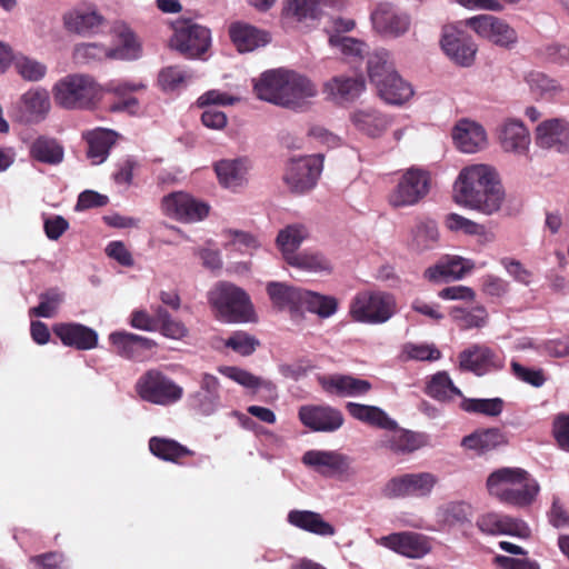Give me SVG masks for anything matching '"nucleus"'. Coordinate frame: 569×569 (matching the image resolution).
<instances>
[{
	"label": "nucleus",
	"instance_id": "obj_1",
	"mask_svg": "<svg viewBox=\"0 0 569 569\" xmlns=\"http://www.w3.org/2000/svg\"><path fill=\"white\" fill-rule=\"evenodd\" d=\"M503 199L505 192L497 173L486 164L465 168L455 183L456 202L483 214L497 212Z\"/></svg>",
	"mask_w": 569,
	"mask_h": 569
},
{
	"label": "nucleus",
	"instance_id": "obj_2",
	"mask_svg": "<svg viewBox=\"0 0 569 569\" xmlns=\"http://www.w3.org/2000/svg\"><path fill=\"white\" fill-rule=\"evenodd\" d=\"M489 493L503 503L527 507L540 488L536 479L521 468L503 467L492 471L486 482Z\"/></svg>",
	"mask_w": 569,
	"mask_h": 569
},
{
	"label": "nucleus",
	"instance_id": "obj_3",
	"mask_svg": "<svg viewBox=\"0 0 569 569\" xmlns=\"http://www.w3.org/2000/svg\"><path fill=\"white\" fill-rule=\"evenodd\" d=\"M367 69L370 82L387 103L401 104L413 94L411 86L399 76L387 51L380 50L371 54Z\"/></svg>",
	"mask_w": 569,
	"mask_h": 569
},
{
	"label": "nucleus",
	"instance_id": "obj_4",
	"mask_svg": "<svg viewBox=\"0 0 569 569\" xmlns=\"http://www.w3.org/2000/svg\"><path fill=\"white\" fill-rule=\"evenodd\" d=\"M52 93L56 103L64 109H88L100 98L101 89L92 77L73 73L58 80Z\"/></svg>",
	"mask_w": 569,
	"mask_h": 569
},
{
	"label": "nucleus",
	"instance_id": "obj_5",
	"mask_svg": "<svg viewBox=\"0 0 569 569\" xmlns=\"http://www.w3.org/2000/svg\"><path fill=\"white\" fill-rule=\"evenodd\" d=\"M287 310L293 322L300 323L305 312L316 313L321 319L333 316L338 310V300L300 287L287 286Z\"/></svg>",
	"mask_w": 569,
	"mask_h": 569
},
{
	"label": "nucleus",
	"instance_id": "obj_6",
	"mask_svg": "<svg viewBox=\"0 0 569 569\" xmlns=\"http://www.w3.org/2000/svg\"><path fill=\"white\" fill-rule=\"evenodd\" d=\"M396 302L391 295L381 291H361L351 300L349 313L357 322L385 323L395 313Z\"/></svg>",
	"mask_w": 569,
	"mask_h": 569
},
{
	"label": "nucleus",
	"instance_id": "obj_7",
	"mask_svg": "<svg viewBox=\"0 0 569 569\" xmlns=\"http://www.w3.org/2000/svg\"><path fill=\"white\" fill-rule=\"evenodd\" d=\"M209 301L226 321L246 322L250 319V299L242 289L232 283H218L209 292Z\"/></svg>",
	"mask_w": 569,
	"mask_h": 569
},
{
	"label": "nucleus",
	"instance_id": "obj_8",
	"mask_svg": "<svg viewBox=\"0 0 569 569\" xmlns=\"http://www.w3.org/2000/svg\"><path fill=\"white\" fill-rule=\"evenodd\" d=\"M136 390L142 400L159 406L172 405L183 395L182 387L156 369L148 370L138 379Z\"/></svg>",
	"mask_w": 569,
	"mask_h": 569
},
{
	"label": "nucleus",
	"instance_id": "obj_9",
	"mask_svg": "<svg viewBox=\"0 0 569 569\" xmlns=\"http://www.w3.org/2000/svg\"><path fill=\"white\" fill-rule=\"evenodd\" d=\"M170 46L189 59L200 58L211 46V32L191 20L178 21Z\"/></svg>",
	"mask_w": 569,
	"mask_h": 569
},
{
	"label": "nucleus",
	"instance_id": "obj_10",
	"mask_svg": "<svg viewBox=\"0 0 569 569\" xmlns=\"http://www.w3.org/2000/svg\"><path fill=\"white\" fill-rule=\"evenodd\" d=\"M62 23L70 33L91 37L106 27L107 20L94 3L82 1L63 12Z\"/></svg>",
	"mask_w": 569,
	"mask_h": 569
},
{
	"label": "nucleus",
	"instance_id": "obj_11",
	"mask_svg": "<svg viewBox=\"0 0 569 569\" xmlns=\"http://www.w3.org/2000/svg\"><path fill=\"white\" fill-rule=\"evenodd\" d=\"M287 184L290 192L295 194H305L311 191L322 171V156H305L291 158L290 166L287 168Z\"/></svg>",
	"mask_w": 569,
	"mask_h": 569
},
{
	"label": "nucleus",
	"instance_id": "obj_12",
	"mask_svg": "<svg viewBox=\"0 0 569 569\" xmlns=\"http://www.w3.org/2000/svg\"><path fill=\"white\" fill-rule=\"evenodd\" d=\"M373 30L385 38L403 37L411 27V17L390 2H380L370 14Z\"/></svg>",
	"mask_w": 569,
	"mask_h": 569
},
{
	"label": "nucleus",
	"instance_id": "obj_13",
	"mask_svg": "<svg viewBox=\"0 0 569 569\" xmlns=\"http://www.w3.org/2000/svg\"><path fill=\"white\" fill-rule=\"evenodd\" d=\"M440 47L453 63L463 68L473 64L478 51L472 37L455 26L442 28Z\"/></svg>",
	"mask_w": 569,
	"mask_h": 569
},
{
	"label": "nucleus",
	"instance_id": "obj_14",
	"mask_svg": "<svg viewBox=\"0 0 569 569\" xmlns=\"http://www.w3.org/2000/svg\"><path fill=\"white\" fill-rule=\"evenodd\" d=\"M466 24L477 34L490 40L498 47L512 49L518 43L517 31L509 23L498 17L480 14L467 19Z\"/></svg>",
	"mask_w": 569,
	"mask_h": 569
},
{
	"label": "nucleus",
	"instance_id": "obj_15",
	"mask_svg": "<svg viewBox=\"0 0 569 569\" xmlns=\"http://www.w3.org/2000/svg\"><path fill=\"white\" fill-rule=\"evenodd\" d=\"M429 183L428 172L413 168L407 170L390 194V204L400 208L418 203L429 192Z\"/></svg>",
	"mask_w": 569,
	"mask_h": 569
},
{
	"label": "nucleus",
	"instance_id": "obj_16",
	"mask_svg": "<svg viewBox=\"0 0 569 569\" xmlns=\"http://www.w3.org/2000/svg\"><path fill=\"white\" fill-rule=\"evenodd\" d=\"M437 481V477L430 472L406 473L391 478L383 487L382 493L389 499L427 497Z\"/></svg>",
	"mask_w": 569,
	"mask_h": 569
},
{
	"label": "nucleus",
	"instance_id": "obj_17",
	"mask_svg": "<svg viewBox=\"0 0 569 569\" xmlns=\"http://www.w3.org/2000/svg\"><path fill=\"white\" fill-rule=\"evenodd\" d=\"M458 358L461 371L472 372L479 377L503 368L502 358L485 345H472L462 350Z\"/></svg>",
	"mask_w": 569,
	"mask_h": 569
},
{
	"label": "nucleus",
	"instance_id": "obj_18",
	"mask_svg": "<svg viewBox=\"0 0 569 569\" xmlns=\"http://www.w3.org/2000/svg\"><path fill=\"white\" fill-rule=\"evenodd\" d=\"M161 207L167 216L184 222L202 220L209 213L207 203L182 191L163 197Z\"/></svg>",
	"mask_w": 569,
	"mask_h": 569
},
{
	"label": "nucleus",
	"instance_id": "obj_19",
	"mask_svg": "<svg viewBox=\"0 0 569 569\" xmlns=\"http://www.w3.org/2000/svg\"><path fill=\"white\" fill-rule=\"evenodd\" d=\"M318 96L316 83L307 76L287 70V109L306 112Z\"/></svg>",
	"mask_w": 569,
	"mask_h": 569
},
{
	"label": "nucleus",
	"instance_id": "obj_20",
	"mask_svg": "<svg viewBox=\"0 0 569 569\" xmlns=\"http://www.w3.org/2000/svg\"><path fill=\"white\" fill-rule=\"evenodd\" d=\"M51 108L50 96L44 88L26 91L16 106V118L21 123H39L46 119Z\"/></svg>",
	"mask_w": 569,
	"mask_h": 569
},
{
	"label": "nucleus",
	"instance_id": "obj_21",
	"mask_svg": "<svg viewBox=\"0 0 569 569\" xmlns=\"http://www.w3.org/2000/svg\"><path fill=\"white\" fill-rule=\"evenodd\" d=\"M379 545L411 559H420L430 552L429 539L418 532L401 531L383 536Z\"/></svg>",
	"mask_w": 569,
	"mask_h": 569
},
{
	"label": "nucleus",
	"instance_id": "obj_22",
	"mask_svg": "<svg viewBox=\"0 0 569 569\" xmlns=\"http://www.w3.org/2000/svg\"><path fill=\"white\" fill-rule=\"evenodd\" d=\"M302 462L326 477L353 475L351 459L337 451L309 450Z\"/></svg>",
	"mask_w": 569,
	"mask_h": 569
},
{
	"label": "nucleus",
	"instance_id": "obj_23",
	"mask_svg": "<svg viewBox=\"0 0 569 569\" xmlns=\"http://www.w3.org/2000/svg\"><path fill=\"white\" fill-rule=\"evenodd\" d=\"M299 418L306 427L320 432H335L345 422L342 412L331 406H303Z\"/></svg>",
	"mask_w": 569,
	"mask_h": 569
},
{
	"label": "nucleus",
	"instance_id": "obj_24",
	"mask_svg": "<svg viewBox=\"0 0 569 569\" xmlns=\"http://www.w3.org/2000/svg\"><path fill=\"white\" fill-rule=\"evenodd\" d=\"M52 331L67 347L91 350L98 346V332L78 322L56 323Z\"/></svg>",
	"mask_w": 569,
	"mask_h": 569
},
{
	"label": "nucleus",
	"instance_id": "obj_25",
	"mask_svg": "<svg viewBox=\"0 0 569 569\" xmlns=\"http://www.w3.org/2000/svg\"><path fill=\"white\" fill-rule=\"evenodd\" d=\"M477 527L488 535H509L519 538H528L530 529L520 519L497 512H488L477 520Z\"/></svg>",
	"mask_w": 569,
	"mask_h": 569
},
{
	"label": "nucleus",
	"instance_id": "obj_26",
	"mask_svg": "<svg viewBox=\"0 0 569 569\" xmlns=\"http://www.w3.org/2000/svg\"><path fill=\"white\" fill-rule=\"evenodd\" d=\"M536 143L563 153L569 150V123L562 119L541 122L536 130Z\"/></svg>",
	"mask_w": 569,
	"mask_h": 569
},
{
	"label": "nucleus",
	"instance_id": "obj_27",
	"mask_svg": "<svg viewBox=\"0 0 569 569\" xmlns=\"http://www.w3.org/2000/svg\"><path fill=\"white\" fill-rule=\"evenodd\" d=\"M318 381L326 392L340 397L362 396L371 389L368 380L347 375L319 376Z\"/></svg>",
	"mask_w": 569,
	"mask_h": 569
},
{
	"label": "nucleus",
	"instance_id": "obj_28",
	"mask_svg": "<svg viewBox=\"0 0 569 569\" xmlns=\"http://www.w3.org/2000/svg\"><path fill=\"white\" fill-rule=\"evenodd\" d=\"M219 380L210 373H203L200 389L190 396V406L203 416H210L220 406Z\"/></svg>",
	"mask_w": 569,
	"mask_h": 569
},
{
	"label": "nucleus",
	"instance_id": "obj_29",
	"mask_svg": "<svg viewBox=\"0 0 569 569\" xmlns=\"http://www.w3.org/2000/svg\"><path fill=\"white\" fill-rule=\"evenodd\" d=\"M253 89L260 100L284 106V71L282 69L264 71L254 81Z\"/></svg>",
	"mask_w": 569,
	"mask_h": 569
},
{
	"label": "nucleus",
	"instance_id": "obj_30",
	"mask_svg": "<svg viewBox=\"0 0 569 569\" xmlns=\"http://www.w3.org/2000/svg\"><path fill=\"white\" fill-rule=\"evenodd\" d=\"M439 239L437 222L430 218H419L410 229L408 247L411 251L422 253L437 248Z\"/></svg>",
	"mask_w": 569,
	"mask_h": 569
},
{
	"label": "nucleus",
	"instance_id": "obj_31",
	"mask_svg": "<svg viewBox=\"0 0 569 569\" xmlns=\"http://www.w3.org/2000/svg\"><path fill=\"white\" fill-rule=\"evenodd\" d=\"M229 36L237 50L241 53L251 52L270 42L269 33L239 21L230 24Z\"/></svg>",
	"mask_w": 569,
	"mask_h": 569
},
{
	"label": "nucleus",
	"instance_id": "obj_32",
	"mask_svg": "<svg viewBox=\"0 0 569 569\" xmlns=\"http://www.w3.org/2000/svg\"><path fill=\"white\" fill-rule=\"evenodd\" d=\"M287 266L305 273L330 274L333 270L331 261L319 251L287 252Z\"/></svg>",
	"mask_w": 569,
	"mask_h": 569
},
{
	"label": "nucleus",
	"instance_id": "obj_33",
	"mask_svg": "<svg viewBox=\"0 0 569 569\" xmlns=\"http://www.w3.org/2000/svg\"><path fill=\"white\" fill-rule=\"evenodd\" d=\"M452 138L459 150L466 153L477 152L486 144L485 129L472 121L461 120L452 131Z\"/></svg>",
	"mask_w": 569,
	"mask_h": 569
},
{
	"label": "nucleus",
	"instance_id": "obj_34",
	"mask_svg": "<svg viewBox=\"0 0 569 569\" xmlns=\"http://www.w3.org/2000/svg\"><path fill=\"white\" fill-rule=\"evenodd\" d=\"M109 340L114 347L116 352L126 359H134L142 351L151 350L154 347V342L151 339L127 331L111 332Z\"/></svg>",
	"mask_w": 569,
	"mask_h": 569
},
{
	"label": "nucleus",
	"instance_id": "obj_35",
	"mask_svg": "<svg viewBox=\"0 0 569 569\" xmlns=\"http://www.w3.org/2000/svg\"><path fill=\"white\" fill-rule=\"evenodd\" d=\"M365 90V80L362 78L335 77L325 83L323 92L328 99L336 102H348L357 99Z\"/></svg>",
	"mask_w": 569,
	"mask_h": 569
},
{
	"label": "nucleus",
	"instance_id": "obj_36",
	"mask_svg": "<svg viewBox=\"0 0 569 569\" xmlns=\"http://www.w3.org/2000/svg\"><path fill=\"white\" fill-rule=\"evenodd\" d=\"M346 409L353 419L371 427L385 430H392L397 428V421L390 418L380 407L358 402H347Z\"/></svg>",
	"mask_w": 569,
	"mask_h": 569
},
{
	"label": "nucleus",
	"instance_id": "obj_37",
	"mask_svg": "<svg viewBox=\"0 0 569 569\" xmlns=\"http://www.w3.org/2000/svg\"><path fill=\"white\" fill-rule=\"evenodd\" d=\"M499 140L505 151L525 153L530 143L527 128L520 120L509 119L503 122L499 133Z\"/></svg>",
	"mask_w": 569,
	"mask_h": 569
},
{
	"label": "nucleus",
	"instance_id": "obj_38",
	"mask_svg": "<svg viewBox=\"0 0 569 569\" xmlns=\"http://www.w3.org/2000/svg\"><path fill=\"white\" fill-rule=\"evenodd\" d=\"M475 268V263L458 256L448 257L446 260L438 264L428 268L425 271V277L430 281H440L449 279H461L466 273Z\"/></svg>",
	"mask_w": 569,
	"mask_h": 569
},
{
	"label": "nucleus",
	"instance_id": "obj_39",
	"mask_svg": "<svg viewBox=\"0 0 569 569\" xmlns=\"http://www.w3.org/2000/svg\"><path fill=\"white\" fill-rule=\"evenodd\" d=\"M288 521L292 526L317 536L331 537L336 533L335 527L315 511L291 510L288 513Z\"/></svg>",
	"mask_w": 569,
	"mask_h": 569
},
{
	"label": "nucleus",
	"instance_id": "obj_40",
	"mask_svg": "<svg viewBox=\"0 0 569 569\" xmlns=\"http://www.w3.org/2000/svg\"><path fill=\"white\" fill-rule=\"evenodd\" d=\"M391 431L393 433L387 437L383 445L396 455H409L427 443V437L423 433L398 427Z\"/></svg>",
	"mask_w": 569,
	"mask_h": 569
},
{
	"label": "nucleus",
	"instance_id": "obj_41",
	"mask_svg": "<svg viewBox=\"0 0 569 569\" xmlns=\"http://www.w3.org/2000/svg\"><path fill=\"white\" fill-rule=\"evenodd\" d=\"M116 33L118 43L110 48V59L131 61L141 57V43L129 27L120 26Z\"/></svg>",
	"mask_w": 569,
	"mask_h": 569
},
{
	"label": "nucleus",
	"instance_id": "obj_42",
	"mask_svg": "<svg viewBox=\"0 0 569 569\" xmlns=\"http://www.w3.org/2000/svg\"><path fill=\"white\" fill-rule=\"evenodd\" d=\"M318 0H288L287 18L293 19L300 29H310L320 19Z\"/></svg>",
	"mask_w": 569,
	"mask_h": 569
},
{
	"label": "nucleus",
	"instance_id": "obj_43",
	"mask_svg": "<svg viewBox=\"0 0 569 569\" xmlns=\"http://www.w3.org/2000/svg\"><path fill=\"white\" fill-rule=\"evenodd\" d=\"M30 156L39 162L57 166L63 161L64 149L56 139L41 136L31 143Z\"/></svg>",
	"mask_w": 569,
	"mask_h": 569
},
{
	"label": "nucleus",
	"instance_id": "obj_44",
	"mask_svg": "<svg viewBox=\"0 0 569 569\" xmlns=\"http://www.w3.org/2000/svg\"><path fill=\"white\" fill-rule=\"evenodd\" d=\"M116 137L114 131L106 129L93 130L87 134V154L93 164H100L107 159L110 148L116 142Z\"/></svg>",
	"mask_w": 569,
	"mask_h": 569
},
{
	"label": "nucleus",
	"instance_id": "obj_45",
	"mask_svg": "<svg viewBox=\"0 0 569 569\" xmlns=\"http://www.w3.org/2000/svg\"><path fill=\"white\" fill-rule=\"evenodd\" d=\"M248 168V160L240 158L221 160L214 169L220 183L227 188H237L244 182Z\"/></svg>",
	"mask_w": 569,
	"mask_h": 569
},
{
	"label": "nucleus",
	"instance_id": "obj_46",
	"mask_svg": "<svg viewBox=\"0 0 569 569\" xmlns=\"http://www.w3.org/2000/svg\"><path fill=\"white\" fill-rule=\"evenodd\" d=\"M351 119L359 131L371 138L381 136L390 124V120L376 110L356 111Z\"/></svg>",
	"mask_w": 569,
	"mask_h": 569
},
{
	"label": "nucleus",
	"instance_id": "obj_47",
	"mask_svg": "<svg viewBox=\"0 0 569 569\" xmlns=\"http://www.w3.org/2000/svg\"><path fill=\"white\" fill-rule=\"evenodd\" d=\"M149 449L157 458L177 463L180 458L192 455L186 446L169 438L152 437L149 440Z\"/></svg>",
	"mask_w": 569,
	"mask_h": 569
},
{
	"label": "nucleus",
	"instance_id": "obj_48",
	"mask_svg": "<svg viewBox=\"0 0 569 569\" xmlns=\"http://www.w3.org/2000/svg\"><path fill=\"white\" fill-rule=\"evenodd\" d=\"M219 372L249 390L258 392L263 389L270 397H273L274 386L269 381L261 380L259 377L247 370L238 367L224 366L219 368Z\"/></svg>",
	"mask_w": 569,
	"mask_h": 569
},
{
	"label": "nucleus",
	"instance_id": "obj_49",
	"mask_svg": "<svg viewBox=\"0 0 569 569\" xmlns=\"http://www.w3.org/2000/svg\"><path fill=\"white\" fill-rule=\"evenodd\" d=\"M506 443V437L499 428L476 431L462 438L461 445L471 450L488 451Z\"/></svg>",
	"mask_w": 569,
	"mask_h": 569
},
{
	"label": "nucleus",
	"instance_id": "obj_50",
	"mask_svg": "<svg viewBox=\"0 0 569 569\" xmlns=\"http://www.w3.org/2000/svg\"><path fill=\"white\" fill-rule=\"evenodd\" d=\"M426 392L438 401H450L453 397H462L461 390L456 387L447 371L435 373L426 387Z\"/></svg>",
	"mask_w": 569,
	"mask_h": 569
},
{
	"label": "nucleus",
	"instance_id": "obj_51",
	"mask_svg": "<svg viewBox=\"0 0 569 569\" xmlns=\"http://www.w3.org/2000/svg\"><path fill=\"white\" fill-rule=\"evenodd\" d=\"M193 74L179 67L169 66L162 68L158 74V84L164 92L180 91L192 80Z\"/></svg>",
	"mask_w": 569,
	"mask_h": 569
},
{
	"label": "nucleus",
	"instance_id": "obj_52",
	"mask_svg": "<svg viewBox=\"0 0 569 569\" xmlns=\"http://www.w3.org/2000/svg\"><path fill=\"white\" fill-rule=\"evenodd\" d=\"M526 82L531 93L542 99H552L563 91V88L557 80L539 71L529 72L526 77Z\"/></svg>",
	"mask_w": 569,
	"mask_h": 569
},
{
	"label": "nucleus",
	"instance_id": "obj_53",
	"mask_svg": "<svg viewBox=\"0 0 569 569\" xmlns=\"http://www.w3.org/2000/svg\"><path fill=\"white\" fill-rule=\"evenodd\" d=\"M13 66L18 74L29 82L41 81L48 71L43 62L23 54L14 58Z\"/></svg>",
	"mask_w": 569,
	"mask_h": 569
},
{
	"label": "nucleus",
	"instance_id": "obj_54",
	"mask_svg": "<svg viewBox=\"0 0 569 569\" xmlns=\"http://www.w3.org/2000/svg\"><path fill=\"white\" fill-rule=\"evenodd\" d=\"M450 316L462 329L481 328L488 320V312L483 306H477L470 310L453 307Z\"/></svg>",
	"mask_w": 569,
	"mask_h": 569
},
{
	"label": "nucleus",
	"instance_id": "obj_55",
	"mask_svg": "<svg viewBox=\"0 0 569 569\" xmlns=\"http://www.w3.org/2000/svg\"><path fill=\"white\" fill-rule=\"evenodd\" d=\"M461 408L467 412L497 417L502 412L503 400L501 398L465 399L461 403Z\"/></svg>",
	"mask_w": 569,
	"mask_h": 569
},
{
	"label": "nucleus",
	"instance_id": "obj_56",
	"mask_svg": "<svg viewBox=\"0 0 569 569\" xmlns=\"http://www.w3.org/2000/svg\"><path fill=\"white\" fill-rule=\"evenodd\" d=\"M442 520L448 526L463 525L470 522L472 517V508L463 501L450 502L443 507Z\"/></svg>",
	"mask_w": 569,
	"mask_h": 569
},
{
	"label": "nucleus",
	"instance_id": "obj_57",
	"mask_svg": "<svg viewBox=\"0 0 569 569\" xmlns=\"http://www.w3.org/2000/svg\"><path fill=\"white\" fill-rule=\"evenodd\" d=\"M63 300V295L57 290H49L40 295V303L30 309V316L41 318H52L60 303Z\"/></svg>",
	"mask_w": 569,
	"mask_h": 569
},
{
	"label": "nucleus",
	"instance_id": "obj_58",
	"mask_svg": "<svg viewBox=\"0 0 569 569\" xmlns=\"http://www.w3.org/2000/svg\"><path fill=\"white\" fill-rule=\"evenodd\" d=\"M73 57L77 61L88 63L106 58L110 59V49L96 42L79 43L74 47Z\"/></svg>",
	"mask_w": 569,
	"mask_h": 569
},
{
	"label": "nucleus",
	"instance_id": "obj_59",
	"mask_svg": "<svg viewBox=\"0 0 569 569\" xmlns=\"http://www.w3.org/2000/svg\"><path fill=\"white\" fill-rule=\"evenodd\" d=\"M329 43L337 47L347 57L361 58L367 51V44L358 39L341 34H330Z\"/></svg>",
	"mask_w": 569,
	"mask_h": 569
},
{
	"label": "nucleus",
	"instance_id": "obj_60",
	"mask_svg": "<svg viewBox=\"0 0 569 569\" xmlns=\"http://www.w3.org/2000/svg\"><path fill=\"white\" fill-rule=\"evenodd\" d=\"M224 345L241 356H249L254 352L259 341L246 332L238 331L230 336Z\"/></svg>",
	"mask_w": 569,
	"mask_h": 569
},
{
	"label": "nucleus",
	"instance_id": "obj_61",
	"mask_svg": "<svg viewBox=\"0 0 569 569\" xmlns=\"http://www.w3.org/2000/svg\"><path fill=\"white\" fill-rule=\"evenodd\" d=\"M310 238V228L305 222L287 224V252L296 251L303 241Z\"/></svg>",
	"mask_w": 569,
	"mask_h": 569
},
{
	"label": "nucleus",
	"instance_id": "obj_62",
	"mask_svg": "<svg viewBox=\"0 0 569 569\" xmlns=\"http://www.w3.org/2000/svg\"><path fill=\"white\" fill-rule=\"evenodd\" d=\"M446 227L451 231H463L466 234H480L483 227L458 213H449L445 220Z\"/></svg>",
	"mask_w": 569,
	"mask_h": 569
},
{
	"label": "nucleus",
	"instance_id": "obj_63",
	"mask_svg": "<svg viewBox=\"0 0 569 569\" xmlns=\"http://www.w3.org/2000/svg\"><path fill=\"white\" fill-rule=\"evenodd\" d=\"M512 373L521 381L539 388L546 382V378L542 369H530L526 368L517 361L511 362Z\"/></svg>",
	"mask_w": 569,
	"mask_h": 569
},
{
	"label": "nucleus",
	"instance_id": "obj_64",
	"mask_svg": "<svg viewBox=\"0 0 569 569\" xmlns=\"http://www.w3.org/2000/svg\"><path fill=\"white\" fill-rule=\"evenodd\" d=\"M501 266L506 269L508 274L517 282L529 286L532 278V272L525 268V266L516 259L505 257L500 259Z\"/></svg>",
	"mask_w": 569,
	"mask_h": 569
}]
</instances>
